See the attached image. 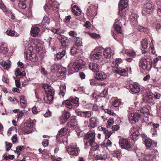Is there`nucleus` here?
<instances>
[{"mask_svg":"<svg viewBox=\"0 0 161 161\" xmlns=\"http://www.w3.org/2000/svg\"><path fill=\"white\" fill-rule=\"evenodd\" d=\"M95 133L94 130L90 131L84 136V138L88 141L85 142V145L90 146L93 147V150H96L98 149L97 143L95 142Z\"/></svg>","mask_w":161,"mask_h":161,"instance_id":"1","label":"nucleus"},{"mask_svg":"<svg viewBox=\"0 0 161 161\" xmlns=\"http://www.w3.org/2000/svg\"><path fill=\"white\" fill-rule=\"evenodd\" d=\"M152 64L151 60L142 58L140 60L139 66L143 70H149L152 67Z\"/></svg>","mask_w":161,"mask_h":161,"instance_id":"2","label":"nucleus"},{"mask_svg":"<svg viewBox=\"0 0 161 161\" xmlns=\"http://www.w3.org/2000/svg\"><path fill=\"white\" fill-rule=\"evenodd\" d=\"M142 112L137 110L133 113H130L128 115L129 120L131 124H135L139 120L142 115Z\"/></svg>","mask_w":161,"mask_h":161,"instance_id":"3","label":"nucleus"},{"mask_svg":"<svg viewBox=\"0 0 161 161\" xmlns=\"http://www.w3.org/2000/svg\"><path fill=\"white\" fill-rule=\"evenodd\" d=\"M72 103L76 104L77 105H79V103L78 98L76 97H70L69 100H67L65 101H64L63 102L62 106L65 105L66 108L71 109L73 108V106Z\"/></svg>","mask_w":161,"mask_h":161,"instance_id":"4","label":"nucleus"},{"mask_svg":"<svg viewBox=\"0 0 161 161\" xmlns=\"http://www.w3.org/2000/svg\"><path fill=\"white\" fill-rule=\"evenodd\" d=\"M120 147L121 148L130 150L131 148L130 140L128 139H120L119 142Z\"/></svg>","mask_w":161,"mask_h":161,"instance_id":"5","label":"nucleus"},{"mask_svg":"<svg viewBox=\"0 0 161 161\" xmlns=\"http://www.w3.org/2000/svg\"><path fill=\"white\" fill-rule=\"evenodd\" d=\"M153 5L151 3H147L143 5L142 10V14L147 15L151 14L153 9Z\"/></svg>","mask_w":161,"mask_h":161,"instance_id":"6","label":"nucleus"},{"mask_svg":"<svg viewBox=\"0 0 161 161\" xmlns=\"http://www.w3.org/2000/svg\"><path fill=\"white\" fill-rule=\"evenodd\" d=\"M86 64V63L85 61L81 59H79L76 60L74 63L72 65V68L75 70L77 71L81 69Z\"/></svg>","mask_w":161,"mask_h":161,"instance_id":"7","label":"nucleus"},{"mask_svg":"<svg viewBox=\"0 0 161 161\" xmlns=\"http://www.w3.org/2000/svg\"><path fill=\"white\" fill-rule=\"evenodd\" d=\"M128 6L127 0H120L119 3V10L120 13L125 12Z\"/></svg>","mask_w":161,"mask_h":161,"instance_id":"8","label":"nucleus"},{"mask_svg":"<svg viewBox=\"0 0 161 161\" xmlns=\"http://www.w3.org/2000/svg\"><path fill=\"white\" fill-rule=\"evenodd\" d=\"M114 29L115 31L118 34H122L121 30L122 24L120 21V19H118L115 20V22L114 24Z\"/></svg>","mask_w":161,"mask_h":161,"instance_id":"9","label":"nucleus"},{"mask_svg":"<svg viewBox=\"0 0 161 161\" xmlns=\"http://www.w3.org/2000/svg\"><path fill=\"white\" fill-rule=\"evenodd\" d=\"M129 89L130 92L134 94L137 93L140 90L139 87L134 84H130L129 85Z\"/></svg>","mask_w":161,"mask_h":161,"instance_id":"10","label":"nucleus"},{"mask_svg":"<svg viewBox=\"0 0 161 161\" xmlns=\"http://www.w3.org/2000/svg\"><path fill=\"white\" fill-rule=\"evenodd\" d=\"M50 19L47 16H45L41 23L37 25L43 28L44 30L47 28V26L49 24Z\"/></svg>","mask_w":161,"mask_h":161,"instance_id":"11","label":"nucleus"},{"mask_svg":"<svg viewBox=\"0 0 161 161\" xmlns=\"http://www.w3.org/2000/svg\"><path fill=\"white\" fill-rule=\"evenodd\" d=\"M42 87L45 90L46 94L54 95V90L53 88L47 84H43L42 85Z\"/></svg>","mask_w":161,"mask_h":161,"instance_id":"12","label":"nucleus"},{"mask_svg":"<svg viewBox=\"0 0 161 161\" xmlns=\"http://www.w3.org/2000/svg\"><path fill=\"white\" fill-rule=\"evenodd\" d=\"M57 38L63 47H65L69 42V40L68 38L63 35H59Z\"/></svg>","mask_w":161,"mask_h":161,"instance_id":"13","label":"nucleus"},{"mask_svg":"<svg viewBox=\"0 0 161 161\" xmlns=\"http://www.w3.org/2000/svg\"><path fill=\"white\" fill-rule=\"evenodd\" d=\"M68 153L71 155L77 156L78 155L80 150L78 147L76 148L70 147L67 149Z\"/></svg>","mask_w":161,"mask_h":161,"instance_id":"14","label":"nucleus"},{"mask_svg":"<svg viewBox=\"0 0 161 161\" xmlns=\"http://www.w3.org/2000/svg\"><path fill=\"white\" fill-rule=\"evenodd\" d=\"M98 121L97 118L92 117L89 119V124L88 126L93 128H95L97 125Z\"/></svg>","mask_w":161,"mask_h":161,"instance_id":"15","label":"nucleus"},{"mask_svg":"<svg viewBox=\"0 0 161 161\" xmlns=\"http://www.w3.org/2000/svg\"><path fill=\"white\" fill-rule=\"evenodd\" d=\"M90 69L94 72H99L100 69L99 65L96 63H92L89 64Z\"/></svg>","mask_w":161,"mask_h":161,"instance_id":"16","label":"nucleus"},{"mask_svg":"<svg viewBox=\"0 0 161 161\" xmlns=\"http://www.w3.org/2000/svg\"><path fill=\"white\" fill-rule=\"evenodd\" d=\"M70 116V114L69 112H65L60 118V123L61 124L65 123Z\"/></svg>","mask_w":161,"mask_h":161,"instance_id":"17","label":"nucleus"},{"mask_svg":"<svg viewBox=\"0 0 161 161\" xmlns=\"http://www.w3.org/2000/svg\"><path fill=\"white\" fill-rule=\"evenodd\" d=\"M155 155L154 153L143 155L141 159L142 161H149L154 158Z\"/></svg>","mask_w":161,"mask_h":161,"instance_id":"18","label":"nucleus"},{"mask_svg":"<svg viewBox=\"0 0 161 161\" xmlns=\"http://www.w3.org/2000/svg\"><path fill=\"white\" fill-rule=\"evenodd\" d=\"M72 11L75 16H79L81 14L80 9L76 5H74L73 7Z\"/></svg>","mask_w":161,"mask_h":161,"instance_id":"19","label":"nucleus"},{"mask_svg":"<svg viewBox=\"0 0 161 161\" xmlns=\"http://www.w3.org/2000/svg\"><path fill=\"white\" fill-rule=\"evenodd\" d=\"M53 95L46 94L43 98L44 101L46 103H50L53 100Z\"/></svg>","mask_w":161,"mask_h":161,"instance_id":"20","label":"nucleus"},{"mask_svg":"<svg viewBox=\"0 0 161 161\" xmlns=\"http://www.w3.org/2000/svg\"><path fill=\"white\" fill-rule=\"evenodd\" d=\"M107 77V75L103 72H101L96 75V78L97 80H103L106 79Z\"/></svg>","mask_w":161,"mask_h":161,"instance_id":"21","label":"nucleus"},{"mask_svg":"<svg viewBox=\"0 0 161 161\" xmlns=\"http://www.w3.org/2000/svg\"><path fill=\"white\" fill-rule=\"evenodd\" d=\"M40 31V29L38 27L32 28L31 32L32 36L35 37L37 35Z\"/></svg>","mask_w":161,"mask_h":161,"instance_id":"22","label":"nucleus"},{"mask_svg":"<svg viewBox=\"0 0 161 161\" xmlns=\"http://www.w3.org/2000/svg\"><path fill=\"white\" fill-rule=\"evenodd\" d=\"M111 51L110 48H107L103 52V55L105 58H110L111 56Z\"/></svg>","mask_w":161,"mask_h":161,"instance_id":"23","label":"nucleus"},{"mask_svg":"<svg viewBox=\"0 0 161 161\" xmlns=\"http://www.w3.org/2000/svg\"><path fill=\"white\" fill-rule=\"evenodd\" d=\"M131 134L130 137L133 140L136 139L140 134L139 131L137 130H134L133 131L131 130Z\"/></svg>","mask_w":161,"mask_h":161,"instance_id":"24","label":"nucleus"},{"mask_svg":"<svg viewBox=\"0 0 161 161\" xmlns=\"http://www.w3.org/2000/svg\"><path fill=\"white\" fill-rule=\"evenodd\" d=\"M102 57V53L100 52H97L96 53L93 54L91 57L92 59L95 61L101 58Z\"/></svg>","mask_w":161,"mask_h":161,"instance_id":"25","label":"nucleus"},{"mask_svg":"<svg viewBox=\"0 0 161 161\" xmlns=\"http://www.w3.org/2000/svg\"><path fill=\"white\" fill-rule=\"evenodd\" d=\"M137 16L134 13H133L130 16V20L133 23V24H136L137 23Z\"/></svg>","mask_w":161,"mask_h":161,"instance_id":"26","label":"nucleus"},{"mask_svg":"<svg viewBox=\"0 0 161 161\" xmlns=\"http://www.w3.org/2000/svg\"><path fill=\"white\" fill-rule=\"evenodd\" d=\"M29 59L33 62H35L38 60V58L36 57V53H32L30 52L29 54Z\"/></svg>","mask_w":161,"mask_h":161,"instance_id":"27","label":"nucleus"},{"mask_svg":"<svg viewBox=\"0 0 161 161\" xmlns=\"http://www.w3.org/2000/svg\"><path fill=\"white\" fill-rule=\"evenodd\" d=\"M68 127H74L77 125L76 120L75 119H71L70 121L67 124Z\"/></svg>","mask_w":161,"mask_h":161,"instance_id":"28","label":"nucleus"},{"mask_svg":"<svg viewBox=\"0 0 161 161\" xmlns=\"http://www.w3.org/2000/svg\"><path fill=\"white\" fill-rule=\"evenodd\" d=\"M156 4L157 6V14L160 17H161V2L157 0Z\"/></svg>","mask_w":161,"mask_h":161,"instance_id":"29","label":"nucleus"},{"mask_svg":"<svg viewBox=\"0 0 161 161\" xmlns=\"http://www.w3.org/2000/svg\"><path fill=\"white\" fill-rule=\"evenodd\" d=\"M60 91L59 95L60 97H63L65 95V92L66 90V87L64 85H61L60 86Z\"/></svg>","mask_w":161,"mask_h":161,"instance_id":"30","label":"nucleus"},{"mask_svg":"<svg viewBox=\"0 0 161 161\" xmlns=\"http://www.w3.org/2000/svg\"><path fill=\"white\" fill-rule=\"evenodd\" d=\"M0 65L6 69H8L10 67V61H8L7 62L3 61L0 63Z\"/></svg>","mask_w":161,"mask_h":161,"instance_id":"31","label":"nucleus"},{"mask_svg":"<svg viewBox=\"0 0 161 161\" xmlns=\"http://www.w3.org/2000/svg\"><path fill=\"white\" fill-rule=\"evenodd\" d=\"M114 72L117 74H119L123 76L125 75L126 72V71L124 69H115Z\"/></svg>","mask_w":161,"mask_h":161,"instance_id":"32","label":"nucleus"},{"mask_svg":"<svg viewBox=\"0 0 161 161\" xmlns=\"http://www.w3.org/2000/svg\"><path fill=\"white\" fill-rule=\"evenodd\" d=\"M122 62V61L120 58H118L114 59L112 62V66L115 67Z\"/></svg>","mask_w":161,"mask_h":161,"instance_id":"33","label":"nucleus"},{"mask_svg":"<svg viewBox=\"0 0 161 161\" xmlns=\"http://www.w3.org/2000/svg\"><path fill=\"white\" fill-rule=\"evenodd\" d=\"M144 101L148 103H150L153 100L152 96L150 95H145L143 98Z\"/></svg>","mask_w":161,"mask_h":161,"instance_id":"34","label":"nucleus"},{"mask_svg":"<svg viewBox=\"0 0 161 161\" xmlns=\"http://www.w3.org/2000/svg\"><path fill=\"white\" fill-rule=\"evenodd\" d=\"M8 51V48L2 44L0 46V53L3 54H6Z\"/></svg>","mask_w":161,"mask_h":161,"instance_id":"35","label":"nucleus"},{"mask_svg":"<svg viewBox=\"0 0 161 161\" xmlns=\"http://www.w3.org/2000/svg\"><path fill=\"white\" fill-rule=\"evenodd\" d=\"M65 53V50H64L61 52H58L56 55L55 57L58 59H60L64 56Z\"/></svg>","mask_w":161,"mask_h":161,"instance_id":"36","label":"nucleus"},{"mask_svg":"<svg viewBox=\"0 0 161 161\" xmlns=\"http://www.w3.org/2000/svg\"><path fill=\"white\" fill-rule=\"evenodd\" d=\"M68 130L67 129L64 128H62L59 131L58 135L60 136H63L67 133Z\"/></svg>","mask_w":161,"mask_h":161,"instance_id":"37","label":"nucleus"},{"mask_svg":"<svg viewBox=\"0 0 161 161\" xmlns=\"http://www.w3.org/2000/svg\"><path fill=\"white\" fill-rule=\"evenodd\" d=\"M144 142L147 147H149L152 145V141L150 139L145 138L144 139Z\"/></svg>","mask_w":161,"mask_h":161,"instance_id":"38","label":"nucleus"},{"mask_svg":"<svg viewBox=\"0 0 161 161\" xmlns=\"http://www.w3.org/2000/svg\"><path fill=\"white\" fill-rule=\"evenodd\" d=\"M6 33L8 36H19V34L15 33V31L13 30H7Z\"/></svg>","mask_w":161,"mask_h":161,"instance_id":"39","label":"nucleus"},{"mask_svg":"<svg viewBox=\"0 0 161 161\" xmlns=\"http://www.w3.org/2000/svg\"><path fill=\"white\" fill-rule=\"evenodd\" d=\"M142 47L143 48L146 49L148 47V42L146 39H144L142 40L141 42Z\"/></svg>","mask_w":161,"mask_h":161,"instance_id":"40","label":"nucleus"},{"mask_svg":"<svg viewBox=\"0 0 161 161\" xmlns=\"http://www.w3.org/2000/svg\"><path fill=\"white\" fill-rule=\"evenodd\" d=\"M93 113L91 111H84V117L86 118H90L93 114Z\"/></svg>","mask_w":161,"mask_h":161,"instance_id":"41","label":"nucleus"},{"mask_svg":"<svg viewBox=\"0 0 161 161\" xmlns=\"http://www.w3.org/2000/svg\"><path fill=\"white\" fill-rule=\"evenodd\" d=\"M24 148V147L22 146H19L16 148V150L14 151V152L17 153L18 155H20V152Z\"/></svg>","mask_w":161,"mask_h":161,"instance_id":"42","label":"nucleus"},{"mask_svg":"<svg viewBox=\"0 0 161 161\" xmlns=\"http://www.w3.org/2000/svg\"><path fill=\"white\" fill-rule=\"evenodd\" d=\"M5 14L7 15L10 18L12 19H14L15 18V16L12 14L10 11L8 10L5 13Z\"/></svg>","mask_w":161,"mask_h":161,"instance_id":"43","label":"nucleus"},{"mask_svg":"<svg viewBox=\"0 0 161 161\" xmlns=\"http://www.w3.org/2000/svg\"><path fill=\"white\" fill-rule=\"evenodd\" d=\"M112 132L111 131H108V130H107L106 132L104 133L105 135V139H107L109 138L112 134Z\"/></svg>","mask_w":161,"mask_h":161,"instance_id":"44","label":"nucleus"},{"mask_svg":"<svg viewBox=\"0 0 161 161\" xmlns=\"http://www.w3.org/2000/svg\"><path fill=\"white\" fill-rule=\"evenodd\" d=\"M14 158V155H9L8 156L6 155L5 154L3 156V158L4 159L6 160H8L9 159H12Z\"/></svg>","mask_w":161,"mask_h":161,"instance_id":"45","label":"nucleus"},{"mask_svg":"<svg viewBox=\"0 0 161 161\" xmlns=\"http://www.w3.org/2000/svg\"><path fill=\"white\" fill-rule=\"evenodd\" d=\"M22 130L23 131V134H29L31 132V130H30V129L25 126L22 127Z\"/></svg>","mask_w":161,"mask_h":161,"instance_id":"46","label":"nucleus"},{"mask_svg":"<svg viewBox=\"0 0 161 161\" xmlns=\"http://www.w3.org/2000/svg\"><path fill=\"white\" fill-rule=\"evenodd\" d=\"M23 2L22 1H20L18 4L19 7L22 9H24L26 7V4Z\"/></svg>","mask_w":161,"mask_h":161,"instance_id":"47","label":"nucleus"},{"mask_svg":"<svg viewBox=\"0 0 161 161\" xmlns=\"http://www.w3.org/2000/svg\"><path fill=\"white\" fill-rule=\"evenodd\" d=\"M104 111L105 112V113H107L110 115H114V114L115 115V114L114 113L113 111L110 109H104Z\"/></svg>","mask_w":161,"mask_h":161,"instance_id":"48","label":"nucleus"},{"mask_svg":"<svg viewBox=\"0 0 161 161\" xmlns=\"http://www.w3.org/2000/svg\"><path fill=\"white\" fill-rule=\"evenodd\" d=\"M120 103V102L119 100L115 99L114 100V102H113L112 105L114 107H117L119 105Z\"/></svg>","mask_w":161,"mask_h":161,"instance_id":"49","label":"nucleus"},{"mask_svg":"<svg viewBox=\"0 0 161 161\" xmlns=\"http://www.w3.org/2000/svg\"><path fill=\"white\" fill-rule=\"evenodd\" d=\"M89 35L95 39L97 38L100 37L99 35L95 33H89Z\"/></svg>","mask_w":161,"mask_h":161,"instance_id":"50","label":"nucleus"},{"mask_svg":"<svg viewBox=\"0 0 161 161\" xmlns=\"http://www.w3.org/2000/svg\"><path fill=\"white\" fill-rule=\"evenodd\" d=\"M96 81V80L95 79H90V85L92 86L97 85V83Z\"/></svg>","mask_w":161,"mask_h":161,"instance_id":"51","label":"nucleus"},{"mask_svg":"<svg viewBox=\"0 0 161 161\" xmlns=\"http://www.w3.org/2000/svg\"><path fill=\"white\" fill-rule=\"evenodd\" d=\"M149 52H151V53L154 54L155 53V51L154 49V47L153 46V44H152V45L150 44V46L149 49Z\"/></svg>","mask_w":161,"mask_h":161,"instance_id":"52","label":"nucleus"},{"mask_svg":"<svg viewBox=\"0 0 161 161\" xmlns=\"http://www.w3.org/2000/svg\"><path fill=\"white\" fill-rule=\"evenodd\" d=\"M0 8H2L5 13L8 10L6 8V6L2 3H0Z\"/></svg>","mask_w":161,"mask_h":161,"instance_id":"53","label":"nucleus"},{"mask_svg":"<svg viewBox=\"0 0 161 161\" xmlns=\"http://www.w3.org/2000/svg\"><path fill=\"white\" fill-rule=\"evenodd\" d=\"M48 140L44 139L42 141V144L44 147H45L48 145Z\"/></svg>","mask_w":161,"mask_h":161,"instance_id":"54","label":"nucleus"},{"mask_svg":"<svg viewBox=\"0 0 161 161\" xmlns=\"http://www.w3.org/2000/svg\"><path fill=\"white\" fill-rule=\"evenodd\" d=\"M71 53L73 54H76L77 53V49L75 47H73L71 49Z\"/></svg>","mask_w":161,"mask_h":161,"instance_id":"55","label":"nucleus"},{"mask_svg":"<svg viewBox=\"0 0 161 161\" xmlns=\"http://www.w3.org/2000/svg\"><path fill=\"white\" fill-rule=\"evenodd\" d=\"M25 126L30 129L33 126V124L30 122H28L25 123Z\"/></svg>","mask_w":161,"mask_h":161,"instance_id":"56","label":"nucleus"},{"mask_svg":"<svg viewBox=\"0 0 161 161\" xmlns=\"http://www.w3.org/2000/svg\"><path fill=\"white\" fill-rule=\"evenodd\" d=\"M108 89H104L101 93L102 97H105L108 94Z\"/></svg>","mask_w":161,"mask_h":161,"instance_id":"57","label":"nucleus"},{"mask_svg":"<svg viewBox=\"0 0 161 161\" xmlns=\"http://www.w3.org/2000/svg\"><path fill=\"white\" fill-rule=\"evenodd\" d=\"M97 129L99 131L103 132V134L106 132V131L107 130L106 128L102 126H99L98 127Z\"/></svg>","mask_w":161,"mask_h":161,"instance_id":"58","label":"nucleus"},{"mask_svg":"<svg viewBox=\"0 0 161 161\" xmlns=\"http://www.w3.org/2000/svg\"><path fill=\"white\" fill-rule=\"evenodd\" d=\"M151 133L152 134V136H154L157 135V130L156 129L152 128L151 130Z\"/></svg>","mask_w":161,"mask_h":161,"instance_id":"59","label":"nucleus"},{"mask_svg":"<svg viewBox=\"0 0 161 161\" xmlns=\"http://www.w3.org/2000/svg\"><path fill=\"white\" fill-rule=\"evenodd\" d=\"M12 144L11 143H9L8 144H6V150L7 151H8L11 147Z\"/></svg>","mask_w":161,"mask_h":161,"instance_id":"60","label":"nucleus"},{"mask_svg":"<svg viewBox=\"0 0 161 161\" xmlns=\"http://www.w3.org/2000/svg\"><path fill=\"white\" fill-rule=\"evenodd\" d=\"M154 96L156 99H159L161 95L158 93L155 92L154 94Z\"/></svg>","mask_w":161,"mask_h":161,"instance_id":"61","label":"nucleus"},{"mask_svg":"<svg viewBox=\"0 0 161 161\" xmlns=\"http://www.w3.org/2000/svg\"><path fill=\"white\" fill-rule=\"evenodd\" d=\"M107 158V157L106 155H103L99 156L97 159H105Z\"/></svg>","mask_w":161,"mask_h":161,"instance_id":"62","label":"nucleus"},{"mask_svg":"<svg viewBox=\"0 0 161 161\" xmlns=\"http://www.w3.org/2000/svg\"><path fill=\"white\" fill-rule=\"evenodd\" d=\"M75 44L77 46H81L82 45V42L80 40H77L75 42Z\"/></svg>","mask_w":161,"mask_h":161,"instance_id":"63","label":"nucleus"},{"mask_svg":"<svg viewBox=\"0 0 161 161\" xmlns=\"http://www.w3.org/2000/svg\"><path fill=\"white\" fill-rule=\"evenodd\" d=\"M3 81L6 83H8L9 82V80L7 77L3 76L2 78Z\"/></svg>","mask_w":161,"mask_h":161,"instance_id":"64","label":"nucleus"}]
</instances>
